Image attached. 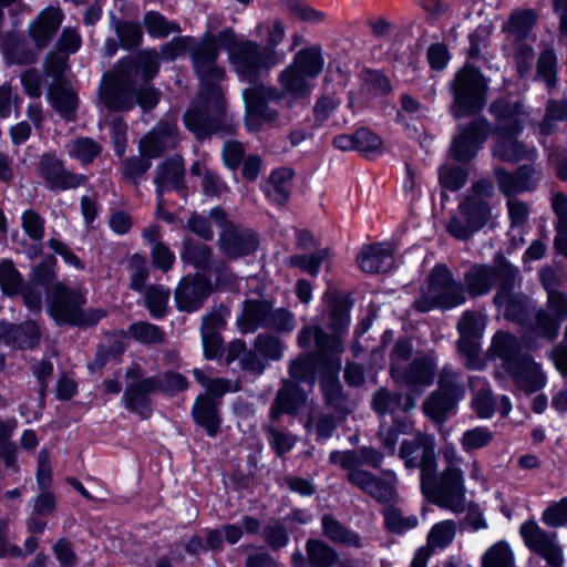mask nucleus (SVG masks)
Returning <instances> with one entry per match:
<instances>
[{
  "label": "nucleus",
  "mask_w": 567,
  "mask_h": 567,
  "mask_svg": "<svg viewBox=\"0 0 567 567\" xmlns=\"http://www.w3.org/2000/svg\"><path fill=\"white\" fill-rule=\"evenodd\" d=\"M114 30L118 39L120 47L125 51H134L141 47L143 42L142 25L134 20L115 19L112 13Z\"/></svg>",
  "instance_id": "nucleus-44"
},
{
  "label": "nucleus",
  "mask_w": 567,
  "mask_h": 567,
  "mask_svg": "<svg viewBox=\"0 0 567 567\" xmlns=\"http://www.w3.org/2000/svg\"><path fill=\"white\" fill-rule=\"evenodd\" d=\"M505 371L512 377L515 386L527 394L537 392L546 383V375L540 365L528 354Z\"/></svg>",
  "instance_id": "nucleus-27"
},
{
  "label": "nucleus",
  "mask_w": 567,
  "mask_h": 567,
  "mask_svg": "<svg viewBox=\"0 0 567 567\" xmlns=\"http://www.w3.org/2000/svg\"><path fill=\"white\" fill-rule=\"evenodd\" d=\"M384 527L393 534L401 535L417 525V518L413 515L404 517L401 511L394 506L383 511Z\"/></svg>",
  "instance_id": "nucleus-58"
},
{
  "label": "nucleus",
  "mask_w": 567,
  "mask_h": 567,
  "mask_svg": "<svg viewBox=\"0 0 567 567\" xmlns=\"http://www.w3.org/2000/svg\"><path fill=\"white\" fill-rule=\"evenodd\" d=\"M185 177L184 157L179 153L165 157L157 164L153 177L156 199H161L166 193L181 194L186 192L188 187Z\"/></svg>",
  "instance_id": "nucleus-18"
},
{
  "label": "nucleus",
  "mask_w": 567,
  "mask_h": 567,
  "mask_svg": "<svg viewBox=\"0 0 567 567\" xmlns=\"http://www.w3.org/2000/svg\"><path fill=\"white\" fill-rule=\"evenodd\" d=\"M482 567H516L515 555L509 544L499 540L482 556Z\"/></svg>",
  "instance_id": "nucleus-50"
},
{
  "label": "nucleus",
  "mask_w": 567,
  "mask_h": 567,
  "mask_svg": "<svg viewBox=\"0 0 567 567\" xmlns=\"http://www.w3.org/2000/svg\"><path fill=\"white\" fill-rule=\"evenodd\" d=\"M270 306L271 301L268 299H245L236 321L240 333H254L259 328H265Z\"/></svg>",
  "instance_id": "nucleus-32"
},
{
  "label": "nucleus",
  "mask_w": 567,
  "mask_h": 567,
  "mask_svg": "<svg viewBox=\"0 0 567 567\" xmlns=\"http://www.w3.org/2000/svg\"><path fill=\"white\" fill-rule=\"evenodd\" d=\"M185 128L196 140L204 141L215 134L233 135L234 126L227 121V101L196 94L183 114Z\"/></svg>",
  "instance_id": "nucleus-5"
},
{
  "label": "nucleus",
  "mask_w": 567,
  "mask_h": 567,
  "mask_svg": "<svg viewBox=\"0 0 567 567\" xmlns=\"http://www.w3.org/2000/svg\"><path fill=\"white\" fill-rule=\"evenodd\" d=\"M394 252L393 244L388 241L365 244L358 252L355 261L365 274H385L394 265Z\"/></svg>",
  "instance_id": "nucleus-24"
},
{
  "label": "nucleus",
  "mask_w": 567,
  "mask_h": 567,
  "mask_svg": "<svg viewBox=\"0 0 567 567\" xmlns=\"http://www.w3.org/2000/svg\"><path fill=\"white\" fill-rule=\"evenodd\" d=\"M390 377L398 386L421 394L425 389V353L417 351L416 357L406 367L391 363Z\"/></svg>",
  "instance_id": "nucleus-28"
},
{
  "label": "nucleus",
  "mask_w": 567,
  "mask_h": 567,
  "mask_svg": "<svg viewBox=\"0 0 567 567\" xmlns=\"http://www.w3.org/2000/svg\"><path fill=\"white\" fill-rule=\"evenodd\" d=\"M494 185L488 179L472 184L458 204V215L450 218L446 231L457 240H467L481 230L492 217L489 199Z\"/></svg>",
  "instance_id": "nucleus-4"
},
{
  "label": "nucleus",
  "mask_w": 567,
  "mask_h": 567,
  "mask_svg": "<svg viewBox=\"0 0 567 567\" xmlns=\"http://www.w3.org/2000/svg\"><path fill=\"white\" fill-rule=\"evenodd\" d=\"M58 259L54 254L45 255L39 264L33 267V281L41 287H49L58 278L56 274Z\"/></svg>",
  "instance_id": "nucleus-60"
},
{
  "label": "nucleus",
  "mask_w": 567,
  "mask_h": 567,
  "mask_svg": "<svg viewBox=\"0 0 567 567\" xmlns=\"http://www.w3.org/2000/svg\"><path fill=\"white\" fill-rule=\"evenodd\" d=\"M243 91L245 103L244 126L248 133H259L265 125L275 126L279 118V111L271 109L274 103L282 109L277 94V86L264 85L261 82L250 84Z\"/></svg>",
  "instance_id": "nucleus-7"
},
{
  "label": "nucleus",
  "mask_w": 567,
  "mask_h": 567,
  "mask_svg": "<svg viewBox=\"0 0 567 567\" xmlns=\"http://www.w3.org/2000/svg\"><path fill=\"white\" fill-rule=\"evenodd\" d=\"M306 401L303 388L291 380H285L270 405L269 419L277 422L285 414L296 415Z\"/></svg>",
  "instance_id": "nucleus-26"
},
{
  "label": "nucleus",
  "mask_w": 567,
  "mask_h": 567,
  "mask_svg": "<svg viewBox=\"0 0 567 567\" xmlns=\"http://www.w3.org/2000/svg\"><path fill=\"white\" fill-rule=\"evenodd\" d=\"M234 42V45L228 49V59L240 82L248 84L262 82L271 69L279 63L255 40H238L235 33Z\"/></svg>",
  "instance_id": "nucleus-6"
},
{
  "label": "nucleus",
  "mask_w": 567,
  "mask_h": 567,
  "mask_svg": "<svg viewBox=\"0 0 567 567\" xmlns=\"http://www.w3.org/2000/svg\"><path fill=\"white\" fill-rule=\"evenodd\" d=\"M255 350L267 360L279 361L284 355L285 344L277 336L259 333L255 340Z\"/></svg>",
  "instance_id": "nucleus-59"
},
{
  "label": "nucleus",
  "mask_w": 567,
  "mask_h": 567,
  "mask_svg": "<svg viewBox=\"0 0 567 567\" xmlns=\"http://www.w3.org/2000/svg\"><path fill=\"white\" fill-rule=\"evenodd\" d=\"M171 291L163 285L152 284L144 292L145 308L155 320H163L168 315Z\"/></svg>",
  "instance_id": "nucleus-45"
},
{
  "label": "nucleus",
  "mask_w": 567,
  "mask_h": 567,
  "mask_svg": "<svg viewBox=\"0 0 567 567\" xmlns=\"http://www.w3.org/2000/svg\"><path fill=\"white\" fill-rule=\"evenodd\" d=\"M353 301L349 295L337 293L329 298V323L328 328L331 331L339 332L347 336L351 321V308Z\"/></svg>",
  "instance_id": "nucleus-40"
},
{
  "label": "nucleus",
  "mask_w": 567,
  "mask_h": 567,
  "mask_svg": "<svg viewBox=\"0 0 567 567\" xmlns=\"http://www.w3.org/2000/svg\"><path fill=\"white\" fill-rule=\"evenodd\" d=\"M235 30L231 27L221 29L217 34L206 32L202 42L194 44L188 50L193 70L196 71L200 68L208 66L217 62L219 51L226 50L234 45Z\"/></svg>",
  "instance_id": "nucleus-19"
},
{
  "label": "nucleus",
  "mask_w": 567,
  "mask_h": 567,
  "mask_svg": "<svg viewBox=\"0 0 567 567\" xmlns=\"http://www.w3.org/2000/svg\"><path fill=\"white\" fill-rule=\"evenodd\" d=\"M305 549L306 556L299 549L291 554V567H334L339 563L336 548L322 539H307Z\"/></svg>",
  "instance_id": "nucleus-25"
},
{
  "label": "nucleus",
  "mask_w": 567,
  "mask_h": 567,
  "mask_svg": "<svg viewBox=\"0 0 567 567\" xmlns=\"http://www.w3.org/2000/svg\"><path fill=\"white\" fill-rule=\"evenodd\" d=\"M159 68V56L153 49L122 56L102 75L97 87L100 104L109 113L131 112L135 80L152 81Z\"/></svg>",
  "instance_id": "nucleus-1"
},
{
  "label": "nucleus",
  "mask_w": 567,
  "mask_h": 567,
  "mask_svg": "<svg viewBox=\"0 0 567 567\" xmlns=\"http://www.w3.org/2000/svg\"><path fill=\"white\" fill-rule=\"evenodd\" d=\"M491 132L488 122L483 117L474 118L455 136L451 146L452 156L461 163L474 158Z\"/></svg>",
  "instance_id": "nucleus-20"
},
{
  "label": "nucleus",
  "mask_w": 567,
  "mask_h": 567,
  "mask_svg": "<svg viewBox=\"0 0 567 567\" xmlns=\"http://www.w3.org/2000/svg\"><path fill=\"white\" fill-rule=\"evenodd\" d=\"M464 282L472 297L484 296L492 290L495 284V272L492 266L476 264L465 272Z\"/></svg>",
  "instance_id": "nucleus-43"
},
{
  "label": "nucleus",
  "mask_w": 567,
  "mask_h": 567,
  "mask_svg": "<svg viewBox=\"0 0 567 567\" xmlns=\"http://www.w3.org/2000/svg\"><path fill=\"white\" fill-rule=\"evenodd\" d=\"M159 377H145L126 385L123 402L128 411L137 413L142 419L151 417L153 413L152 394L158 393Z\"/></svg>",
  "instance_id": "nucleus-21"
},
{
  "label": "nucleus",
  "mask_w": 567,
  "mask_h": 567,
  "mask_svg": "<svg viewBox=\"0 0 567 567\" xmlns=\"http://www.w3.org/2000/svg\"><path fill=\"white\" fill-rule=\"evenodd\" d=\"M321 528L323 536L332 543L355 548L362 547V539L360 535L348 528L331 513L322 515Z\"/></svg>",
  "instance_id": "nucleus-41"
},
{
  "label": "nucleus",
  "mask_w": 567,
  "mask_h": 567,
  "mask_svg": "<svg viewBox=\"0 0 567 567\" xmlns=\"http://www.w3.org/2000/svg\"><path fill=\"white\" fill-rule=\"evenodd\" d=\"M290 380L298 384L313 388L319 382L324 404L337 412H344L343 402L347 400L340 373L333 369L331 360L320 358L311 351L302 352L292 359L288 365Z\"/></svg>",
  "instance_id": "nucleus-2"
},
{
  "label": "nucleus",
  "mask_w": 567,
  "mask_h": 567,
  "mask_svg": "<svg viewBox=\"0 0 567 567\" xmlns=\"http://www.w3.org/2000/svg\"><path fill=\"white\" fill-rule=\"evenodd\" d=\"M37 174L43 181L44 187L55 194L84 186L89 181L86 175L66 169L64 161L54 152L40 155Z\"/></svg>",
  "instance_id": "nucleus-10"
},
{
  "label": "nucleus",
  "mask_w": 567,
  "mask_h": 567,
  "mask_svg": "<svg viewBox=\"0 0 567 567\" xmlns=\"http://www.w3.org/2000/svg\"><path fill=\"white\" fill-rule=\"evenodd\" d=\"M344 338L346 336L332 331L327 332L321 326H317L316 336V350L311 351L313 354H319L320 358L331 360L333 369L340 373L342 369V353L344 352Z\"/></svg>",
  "instance_id": "nucleus-34"
},
{
  "label": "nucleus",
  "mask_w": 567,
  "mask_h": 567,
  "mask_svg": "<svg viewBox=\"0 0 567 567\" xmlns=\"http://www.w3.org/2000/svg\"><path fill=\"white\" fill-rule=\"evenodd\" d=\"M123 337L132 338L142 344H154L164 341L162 328L147 321H136L128 326L127 331L120 330Z\"/></svg>",
  "instance_id": "nucleus-47"
},
{
  "label": "nucleus",
  "mask_w": 567,
  "mask_h": 567,
  "mask_svg": "<svg viewBox=\"0 0 567 567\" xmlns=\"http://www.w3.org/2000/svg\"><path fill=\"white\" fill-rule=\"evenodd\" d=\"M213 291L212 280L206 274H188L179 280L175 289L176 309L181 312L193 313L203 307Z\"/></svg>",
  "instance_id": "nucleus-12"
},
{
  "label": "nucleus",
  "mask_w": 567,
  "mask_h": 567,
  "mask_svg": "<svg viewBox=\"0 0 567 567\" xmlns=\"http://www.w3.org/2000/svg\"><path fill=\"white\" fill-rule=\"evenodd\" d=\"M465 302L464 287L453 279L451 271L443 265L433 268L427 288V309L443 310Z\"/></svg>",
  "instance_id": "nucleus-11"
},
{
  "label": "nucleus",
  "mask_w": 567,
  "mask_h": 567,
  "mask_svg": "<svg viewBox=\"0 0 567 567\" xmlns=\"http://www.w3.org/2000/svg\"><path fill=\"white\" fill-rule=\"evenodd\" d=\"M219 248L229 260H237L255 255L260 247L259 234L249 227H238L229 223L224 227L218 239Z\"/></svg>",
  "instance_id": "nucleus-15"
},
{
  "label": "nucleus",
  "mask_w": 567,
  "mask_h": 567,
  "mask_svg": "<svg viewBox=\"0 0 567 567\" xmlns=\"http://www.w3.org/2000/svg\"><path fill=\"white\" fill-rule=\"evenodd\" d=\"M289 64L310 80H316L324 68L322 45L315 43L300 49L295 53Z\"/></svg>",
  "instance_id": "nucleus-37"
},
{
  "label": "nucleus",
  "mask_w": 567,
  "mask_h": 567,
  "mask_svg": "<svg viewBox=\"0 0 567 567\" xmlns=\"http://www.w3.org/2000/svg\"><path fill=\"white\" fill-rule=\"evenodd\" d=\"M557 122H567V99L547 102L545 115L538 124L539 134L547 136L554 133Z\"/></svg>",
  "instance_id": "nucleus-52"
},
{
  "label": "nucleus",
  "mask_w": 567,
  "mask_h": 567,
  "mask_svg": "<svg viewBox=\"0 0 567 567\" xmlns=\"http://www.w3.org/2000/svg\"><path fill=\"white\" fill-rule=\"evenodd\" d=\"M330 256L329 248H322L313 251L310 255H292L289 259L291 267L299 268L301 271L316 277L320 272L322 262Z\"/></svg>",
  "instance_id": "nucleus-55"
},
{
  "label": "nucleus",
  "mask_w": 567,
  "mask_h": 567,
  "mask_svg": "<svg viewBox=\"0 0 567 567\" xmlns=\"http://www.w3.org/2000/svg\"><path fill=\"white\" fill-rule=\"evenodd\" d=\"M218 405V401L203 394H198L192 405L193 422L202 427L209 437H216L220 432L223 417Z\"/></svg>",
  "instance_id": "nucleus-30"
},
{
  "label": "nucleus",
  "mask_w": 567,
  "mask_h": 567,
  "mask_svg": "<svg viewBox=\"0 0 567 567\" xmlns=\"http://www.w3.org/2000/svg\"><path fill=\"white\" fill-rule=\"evenodd\" d=\"M484 316L475 311H466L461 317L457 329L461 333L458 349H464L465 338H478L484 329Z\"/></svg>",
  "instance_id": "nucleus-57"
},
{
  "label": "nucleus",
  "mask_w": 567,
  "mask_h": 567,
  "mask_svg": "<svg viewBox=\"0 0 567 567\" xmlns=\"http://www.w3.org/2000/svg\"><path fill=\"white\" fill-rule=\"evenodd\" d=\"M296 326L293 313L286 308L274 309L271 302L265 329H272L279 333H290Z\"/></svg>",
  "instance_id": "nucleus-64"
},
{
  "label": "nucleus",
  "mask_w": 567,
  "mask_h": 567,
  "mask_svg": "<svg viewBox=\"0 0 567 567\" xmlns=\"http://www.w3.org/2000/svg\"><path fill=\"white\" fill-rule=\"evenodd\" d=\"M174 127L168 124H159L148 131L138 143V152L142 156L152 159L161 157L167 148V140L173 136Z\"/></svg>",
  "instance_id": "nucleus-38"
},
{
  "label": "nucleus",
  "mask_w": 567,
  "mask_h": 567,
  "mask_svg": "<svg viewBox=\"0 0 567 567\" xmlns=\"http://www.w3.org/2000/svg\"><path fill=\"white\" fill-rule=\"evenodd\" d=\"M355 151L367 158H372L383 153V141L381 136L371 128L361 126L355 130Z\"/></svg>",
  "instance_id": "nucleus-53"
},
{
  "label": "nucleus",
  "mask_w": 567,
  "mask_h": 567,
  "mask_svg": "<svg viewBox=\"0 0 567 567\" xmlns=\"http://www.w3.org/2000/svg\"><path fill=\"white\" fill-rule=\"evenodd\" d=\"M520 535L526 546L540 555L551 567H561L564 563L563 549L557 543V534L540 528L533 520L520 526Z\"/></svg>",
  "instance_id": "nucleus-17"
},
{
  "label": "nucleus",
  "mask_w": 567,
  "mask_h": 567,
  "mask_svg": "<svg viewBox=\"0 0 567 567\" xmlns=\"http://www.w3.org/2000/svg\"><path fill=\"white\" fill-rule=\"evenodd\" d=\"M494 176L499 192L507 198H512L516 194L535 189L540 179V172L533 165H522L513 173L496 167Z\"/></svg>",
  "instance_id": "nucleus-23"
},
{
  "label": "nucleus",
  "mask_w": 567,
  "mask_h": 567,
  "mask_svg": "<svg viewBox=\"0 0 567 567\" xmlns=\"http://www.w3.org/2000/svg\"><path fill=\"white\" fill-rule=\"evenodd\" d=\"M277 94L282 110L306 106L315 89L312 80L288 64L278 75Z\"/></svg>",
  "instance_id": "nucleus-13"
},
{
  "label": "nucleus",
  "mask_w": 567,
  "mask_h": 567,
  "mask_svg": "<svg viewBox=\"0 0 567 567\" xmlns=\"http://www.w3.org/2000/svg\"><path fill=\"white\" fill-rule=\"evenodd\" d=\"M63 14L59 8H47L29 25V35L38 51L45 49L62 23Z\"/></svg>",
  "instance_id": "nucleus-29"
},
{
  "label": "nucleus",
  "mask_w": 567,
  "mask_h": 567,
  "mask_svg": "<svg viewBox=\"0 0 567 567\" xmlns=\"http://www.w3.org/2000/svg\"><path fill=\"white\" fill-rule=\"evenodd\" d=\"M488 354L492 358L499 359L504 370H507L525 355V353H522L519 340L515 336L502 330L494 334Z\"/></svg>",
  "instance_id": "nucleus-36"
},
{
  "label": "nucleus",
  "mask_w": 567,
  "mask_h": 567,
  "mask_svg": "<svg viewBox=\"0 0 567 567\" xmlns=\"http://www.w3.org/2000/svg\"><path fill=\"white\" fill-rule=\"evenodd\" d=\"M199 81L198 95L226 100L220 82L226 79V70L217 62L194 71Z\"/></svg>",
  "instance_id": "nucleus-39"
},
{
  "label": "nucleus",
  "mask_w": 567,
  "mask_h": 567,
  "mask_svg": "<svg viewBox=\"0 0 567 567\" xmlns=\"http://www.w3.org/2000/svg\"><path fill=\"white\" fill-rule=\"evenodd\" d=\"M48 100L62 118L65 121L74 120L79 107V96L75 91L64 84L50 85Z\"/></svg>",
  "instance_id": "nucleus-42"
},
{
  "label": "nucleus",
  "mask_w": 567,
  "mask_h": 567,
  "mask_svg": "<svg viewBox=\"0 0 567 567\" xmlns=\"http://www.w3.org/2000/svg\"><path fill=\"white\" fill-rule=\"evenodd\" d=\"M146 32L153 39L167 38L173 32H179L181 28L176 22H171L158 11H146L143 18Z\"/></svg>",
  "instance_id": "nucleus-49"
},
{
  "label": "nucleus",
  "mask_w": 567,
  "mask_h": 567,
  "mask_svg": "<svg viewBox=\"0 0 567 567\" xmlns=\"http://www.w3.org/2000/svg\"><path fill=\"white\" fill-rule=\"evenodd\" d=\"M465 485L458 466H446L440 478L427 489V502L453 513L465 509Z\"/></svg>",
  "instance_id": "nucleus-9"
},
{
  "label": "nucleus",
  "mask_w": 567,
  "mask_h": 567,
  "mask_svg": "<svg viewBox=\"0 0 567 567\" xmlns=\"http://www.w3.org/2000/svg\"><path fill=\"white\" fill-rule=\"evenodd\" d=\"M401 111L396 113V122L404 126L409 138L416 140L421 147L425 141V124L414 114L420 110V102L408 93L400 96Z\"/></svg>",
  "instance_id": "nucleus-33"
},
{
  "label": "nucleus",
  "mask_w": 567,
  "mask_h": 567,
  "mask_svg": "<svg viewBox=\"0 0 567 567\" xmlns=\"http://www.w3.org/2000/svg\"><path fill=\"white\" fill-rule=\"evenodd\" d=\"M489 111L497 120L495 128L497 142L493 148V155L508 163L530 159L535 155V150L526 147L516 138L526 118L523 105L516 101L499 99L491 104Z\"/></svg>",
  "instance_id": "nucleus-3"
},
{
  "label": "nucleus",
  "mask_w": 567,
  "mask_h": 567,
  "mask_svg": "<svg viewBox=\"0 0 567 567\" xmlns=\"http://www.w3.org/2000/svg\"><path fill=\"white\" fill-rule=\"evenodd\" d=\"M485 92L486 84L478 70L471 66L460 70L454 80L455 117L480 112L486 102Z\"/></svg>",
  "instance_id": "nucleus-8"
},
{
  "label": "nucleus",
  "mask_w": 567,
  "mask_h": 567,
  "mask_svg": "<svg viewBox=\"0 0 567 567\" xmlns=\"http://www.w3.org/2000/svg\"><path fill=\"white\" fill-rule=\"evenodd\" d=\"M462 395L463 390L456 382V374L444 368L439 378V390L427 400V416L437 424L443 423Z\"/></svg>",
  "instance_id": "nucleus-16"
},
{
  "label": "nucleus",
  "mask_w": 567,
  "mask_h": 567,
  "mask_svg": "<svg viewBox=\"0 0 567 567\" xmlns=\"http://www.w3.org/2000/svg\"><path fill=\"white\" fill-rule=\"evenodd\" d=\"M24 285L23 276L17 269L14 262L11 259H2L0 261V289L2 295L10 298L19 296Z\"/></svg>",
  "instance_id": "nucleus-46"
},
{
  "label": "nucleus",
  "mask_w": 567,
  "mask_h": 567,
  "mask_svg": "<svg viewBox=\"0 0 567 567\" xmlns=\"http://www.w3.org/2000/svg\"><path fill=\"white\" fill-rule=\"evenodd\" d=\"M102 145L89 136H81L73 141L69 154L83 166L92 164L102 153Z\"/></svg>",
  "instance_id": "nucleus-54"
},
{
  "label": "nucleus",
  "mask_w": 567,
  "mask_h": 567,
  "mask_svg": "<svg viewBox=\"0 0 567 567\" xmlns=\"http://www.w3.org/2000/svg\"><path fill=\"white\" fill-rule=\"evenodd\" d=\"M295 176V171L291 167L281 166L271 171L268 183L272 185L274 192L278 196L277 203L286 205L290 199V192L286 188L285 184L290 182Z\"/></svg>",
  "instance_id": "nucleus-63"
},
{
  "label": "nucleus",
  "mask_w": 567,
  "mask_h": 567,
  "mask_svg": "<svg viewBox=\"0 0 567 567\" xmlns=\"http://www.w3.org/2000/svg\"><path fill=\"white\" fill-rule=\"evenodd\" d=\"M456 533L454 520H443L435 524L427 534V556L434 548H444L452 543Z\"/></svg>",
  "instance_id": "nucleus-56"
},
{
  "label": "nucleus",
  "mask_w": 567,
  "mask_h": 567,
  "mask_svg": "<svg viewBox=\"0 0 567 567\" xmlns=\"http://www.w3.org/2000/svg\"><path fill=\"white\" fill-rule=\"evenodd\" d=\"M289 13L307 23H321L324 21L326 13L319 11L303 2V0H279Z\"/></svg>",
  "instance_id": "nucleus-61"
},
{
  "label": "nucleus",
  "mask_w": 567,
  "mask_h": 567,
  "mask_svg": "<svg viewBox=\"0 0 567 567\" xmlns=\"http://www.w3.org/2000/svg\"><path fill=\"white\" fill-rule=\"evenodd\" d=\"M348 482L360 488L379 504L393 505L396 502L398 491L394 482L375 476L367 470H357L348 473Z\"/></svg>",
  "instance_id": "nucleus-22"
},
{
  "label": "nucleus",
  "mask_w": 567,
  "mask_h": 567,
  "mask_svg": "<svg viewBox=\"0 0 567 567\" xmlns=\"http://www.w3.org/2000/svg\"><path fill=\"white\" fill-rule=\"evenodd\" d=\"M151 81L135 80L133 90L132 111L140 106L143 112L154 110L161 102V91L150 83Z\"/></svg>",
  "instance_id": "nucleus-48"
},
{
  "label": "nucleus",
  "mask_w": 567,
  "mask_h": 567,
  "mask_svg": "<svg viewBox=\"0 0 567 567\" xmlns=\"http://www.w3.org/2000/svg\"><path fill=\"white\" fill-rule=\"evenodd\" d=\"M151 166L152 162L141 154L140 156H130L122 164V177L131 184L138 185Z\"/></svg>",
  "instance_id": "nucleus-62"
},
{
  "label": "nucleus",
  "mask_w": 567,
  "mask_h": 567,
  "mask_svg": "<svg viewBox=\"0 0 567 567\" xmlns=\"http://www.w3.org/2000/svg\"><path fill=\"white\" fill-rule=\"evenodd\" d=\"M41 337L39 324L31 319L18 324L11 323L1 332L4 344L18 350L35 349Z\"/></svg>",
  "instance_id": "nucleus-31"
},
{
  "label": "nucleus",
  "mask_w": 567,
  "mask_h": 567,
  "mask_svg": "<svg viewBox=\"0 0 567 567\" xmlns=\"http://www.w3.org/2000/svg\"><path fill=\"white\" fill-rule=\"evenodd\" d=\"M405 176L403 181V192L406 197H410L409 212L410 215L406 219V226L416 228L420 224L416 221V203L421 200V188L416 190V175L412 165L409 162L404 163Z\"/></svg>",
  "instance_id": "nucleus-51"
},
{
  "label": "nucleus",
  "mask_w": 567,
  "mask_h": 567,
  "mask_svg": "<svg viewBox=\"0 0 567 567\" xmlns=\"http://www.w3.org/2000/svg\"><path fill=\"white\" fill-rule=\"evenodd\" d=\"M86 303V296L80 289L71 288L63 282H56L48 295V313L55 324L69 326L79 309Z\"/></svg>",
  "instance_id": "nucleus-14"
},
{
  "label": "nucleus",
  "mask_w": 567,
  "mask_h": 567,
  "mask_svg": "<svg viewBox=\"0 0 567 567\" xmlns=\"http://www.w3.org/2000/svg\"><path fill=\"white\" fill-rule=\"evenodd\" d=\"M179 257L185 265H189L203 271L202 274L212 270L214 257L213 248L190 236L183 238Z\"/></svg>",
  "instance_id": "nucleus-35"
}]
</instances>
